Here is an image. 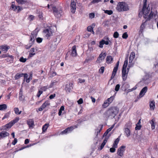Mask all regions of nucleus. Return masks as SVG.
Listing matches in <instances>:
<instances>
[{"mask_svg":"<svg viewBox=\"0 0 158 158\" xmlns=\"http://www.w3.org/2000/svg\"><path fill=\"white\" fill-rule=\"evenodd\" d=\"M147 0H143V5L142 11L139 13V16L143 15V17L146 19L147 20L154 18L155 19L156 16H158L157 12H153L151 11L149 14L150 8L149 6L147 7Z\"/></svg>","mask_w":158,"mask_h":158,"instance_id":"nucleus-1","label":"nucleus"},{"mask_svg":"<svg viewBox=\"0 0 158 158\" xmlns=\"http://www.w3.org/2000/svg\"><path fill=\"white\" fill-rule=\"evenodd\" d=\"M119 109L116 107H113L108 109L105 112V115L107 117L114 118L118 113Z\"/></svg>","mask_w":158,"mask_h":158,"instance_id":"nucleus-2","label":"nucleus"},{"mask_svg":"<svg viewBox=\"0 0 158 158\" xmlns=\"http://www.w3.org/2000/svg\"><path fill=\"white\" fill-rule=\"evenodd\" d=\"M116 9L118 11L121 12L129 10V7L126 2H119L118 3Z\"/></svg>","mask_w":158,"mask_h":158,"instance_id":"nucleus-3","label":"nucleus"},{"mask_svg":"<svg viewBox=\"0 0 158 158\" xmlns=\"http://www.w3.org/2000/svg\"><path fill=\"white\" fill-rule=\"evenodd\" d=\"M47 7L48 9L51 10H53L54 14L56 17L58 18L61 16L62 12L61 8H56L52 4L49 5L48 4Z\"/></svg>","mask_w":158,"mask_h":158,"instance_id":"nucleus-4","label":"nucleus"},{"mask_svg":"<svg viewBox=\"0 0 158 158\" xmlns=\"http://www.w3.org/2000/svg\"><path fill=\"white\" fill-rule=\"evenodd\" d=\"M112 44V42L110 40L108 36H105L102 40L99 42L98 47L101 48H103V45L105 44L106 45L109 44L110 45Z\"/></svg>","mask_w":158,"mask_h":158,"instance_id":"nucleus-5","label":"nucleus"},{"mask_svg":"<svg viewBox=\"0 0 158 158\" xmlns=\"http://www.w3.org/2000/svg\"><path fill=\"white\" fill-rule=\"evenodd\" d=\"M44 32L46 37L48 39L49 37L52 35L53 31L50 28H48L44 30Z\"/></svg>","mask_w":158,"mask_h":158,"instance_id":"nucleus-6","label":"nucleus"},{"mask_svg":"<svg viewBox=\"0 0 158 158\" xmlns=\"http://www.w3.org/2000/svg\"><path fill=\"white\" fill-rule=\"evenodd\" d=\"M77 126L76 125H75L73 127H69L67 128V129H65V130L62 131L61 133L60 134L61 135L64 134H66L68 133H69L71 132L75 128H77Z\"/></svg>","mask_w":158,"mask_h":158,"instance_id":"nucleus-7","label":"nucleus"},{"mask_svg":"<svg viewBox=\"0 0 158 158\" xmlns=\"http://www.w3.org/2000/svg\"><path fill=\"white\" fill-rule=\"evenodd\" d=\"M38 31L35 30L32 31L30 36V42L33 44L37 36Z\"/></svg>","mask_w":158,"mask_h":158,"instance_id":"nucleus-8","label":"nucleus"},{"mask_svg":"<svg viewBox=\"0 0 158 158\" xmlns=\"http://www.w3.org/2000/svg\"><path fill=\"white\" fill-rule=\"evenodd\" d=\"M15 3L14 2H12V4L11 6L10 9L14 11H17V12H19L22 10L23 8L22 7L19 6H16L14 4Z\"/></svg>","mask_w":158,"mask_h":158,"instance_id":"nucleus-9","label":"nucleus"},{"mask_svg":"<svg viewBox=\"0 0 158 158\" xmlns=\"http://www.w3.org/2000/svg\"><path fill=\"white\" fill-rule=\"evenodd\" d=\"M125 146H122L118 148L117 151V154L118 156L121 157L123 156L125 150Z\"/></svg>","mask_w":158,"mask_h":158,"instance_id":"nucleus-10","label":"nucleus"},{"mask_svg":"<svg viewBox=\"0 0 158 158\" xmlns=\"http://www.w3.org/2000/svg\"><path fill=\"white\" fill-rule=\"evenodd\" d=\"M50 105V101L49 100H46L44 103L40 107L38 108V110L39 111H42L45 107L48 106Z\"/></svg>","mask_w":158,"mask_h":158,"instance_id":"nucleus-11","label":"nucleus"},{"mask_svg":"<svg viewBox=\"0 0 158 158\" xmlns=\"http://www.w3.org/2000/svg\"><path fill=\"white\" fill-rule=\"evenodd\" d=\"M114 99V97L113 96L111 97L110 98H108L107 100L104 102L103 105V106L104 107H106L108 106L112 102Z\"/></svg>","mask_w":158,"mask_h":158,"instance_id":"nucleus-12","label":"nucleus"},{"mask_svg":"<svg viewBox=\"0 0 158 158\" xmlns=\"http://www.w3.org/2000/svg\"><path fill=\"white\" fill-rule=\"evenodd\" d=\"M71 11L73 13H74L76 10V4L74 0H72L70 4Z\"/></svg>","mask_w":158,"mask_h":158,"instance_id":"nucleus-13","label":"nucleus"},{"mask_svg":"<svg viewBox=\"0 0 158 158\" xmlns=\"http://www.w3.org/2000/svg\"><path fill=\"white\" fill-rule=\"evenodd\" d=\"M73 84L72 83H70L69 84L66 85L65 90L67 92H70L73 89Z\"/></svg>","mask_w":158,"mask_h":158,"instance_id":"nucleus-14","label":"nucleus"},{"mask_svg":"<svg viewBox=\"0 0 158 158\" xmlns=\"http://www.w3.org/2000/svg\"><path fill=\"white\" fill-rule=\"evenodd\" d=\"M106 56V53L102 52L100 54L98 59L97 60V62L100 63L102 60H103L105 59Z\"/></svg>","mask_w":158,"mask_h":158,"instance_id":"nucleus-15","label":"nucleus"},{"mask_svg":"<svg viewBox=\"0 0 158 158\" xmlns=\"http://www.w3.org/2000/svg\"><path fill=\"white\" fill-rule=\"evenodd\" d=\"M27 123L30 128H33L34 126V121L32 119H30L27 120Z\"/></svg>","mask_w":158,"mask_h":158,"instance_id":"nucleus-16","label":"nucleus"},{"mask_svg":"<svg viewBox=\"0 0 158 158\" xmlns=\"http://www.w3.org/2000/svg\"><path fill=\"white\" fill-rule=\"evenodd\" d=\"M128 71L127 72L126 69H122V75L123 79V81H125L127 78Z\"/></svg>","mask_w":158,"mask_h":158,"instance_id":"nucleus-17","label":"nucleus"},{"mask_svg":"<svg viewBox=\"0 0 158 158\" xmlns=\"http://www.w3.org/2000/svg\"><path fill=\"white\" fill-rule=\"evenodd\" d=\"M148 88L147 87L145 86L143 88L139 94V96L140 97H143L145 94V93L147 91Z\"/></svg>","mask_w":158,"mask_h":158,"instance_id":"nucleus-18","label":"nucleus"},{"mask_svg":"<svg viewBox=\"0 0 158 158\" xmlns=\"http://www.w3.org/2000/svg\"><path fill=\"white\" fill-rule=\"evenodd\" d=\"M10 48V47L7 45H3L0 46V49L4 52H6Z\"/></svg>","mask_w":158,"mask_h":158,"instance_id":"nucleus-19","label":"nucleus"},{"mask_svg":"<svg viewBox=\"0 0 158 158\" xmlns=\"http://www.w3.org/2000/svg\"><path fill=\"white\" fill-rule=\"evenodd\" d=\"M9 135V133L8 132L5 131H2V132H0V139L2 138L8 136Z\"/></svg>","mask_w":158,"mask_h":158,"instance_id":"nucleus-20","label":"nucleus"},{"mask_svg":"<svg viewBox=\"0 0 158 158\" xmlns=\"http://www.w3.org/2000/svg\"><path fill=\"white\" fill-rule=\"evenodd\" d=\"M76 46L74 45L72 48V56H76L77 55V51L76 50Z\"/></svg>","mask_w":158,"mask_h":158,"instance_id":"nucleus-21","label":"nucleus"},{"mask_svg":"<svg viewBox=\"0 0 158 158\" xmlns=\"http://www.w3.org/2000/svg\"><path fill=\"white\" fill-rule=\"evenodd\" d=\"M149 106L151 109L152 110H154L155 108V101L154 100L150 101Z\"/></svg>","mask_w":158,"mask_h":158,"instance_id":"nucleus-22","label":"nucleus"},{"mask_svg":"<svg viewBox=\"0 0 158 158\" xmlns=\"http://www.w3.org/2000/svg\"><path fill=\"white\" fill-rule=\"evenodd\" d=\"M103 125H100L95 130V133H97V135L102 130L103 128Z\"/></svg>","mask_w":158,"mask_h":158,"instance_id":"nucleus-23","label":"nucleus"},{"mask_svg":"<svg viewBox=\"0 0 158 158\" xmlns=\"http://www.w3.org/2000/svg\"><path fill=\"white\" fill-rule=\"evenodd\" d=\"M35 49L33 48H31L30 51V53L28 57H32L33 56L35 55Z\"/></svg>","mask_w":158,"mask_h":158,"instance_id":"nucleus-24","label":"nucleus"},{"mask_svg":"<svg viewBox=\"0 0 158 158\" xmlns=\"http://www.w3.org/2000/svg\"><path fill=\"white\" fill-rule=\"evenodd\" d=\"M135 57V53L134 52H132L130 54L129 57V63L132 62Z\"/></svg>","mask_w":158,"mask_h":158,"instance_id":"nucleus-25","label":"nucleus"},{"mask_svg":"<svg viewBox=\"0 0 158 158\" xmlns=\"http://www.w3.org/2000/svg\"><path fill=\"white\" fill-rule=\"evenodd\" d=\"M106 60L107 63L108 64H110L112 62L113 58L111 56H107Z\"/></svg>","mask_w":158,"mask_h":158,"instance_id":"nucleus-26","label":"nucleus"},{"mask_svg":"<svg viewBox=\"0 0 158 158\" xmlns=\"http://www.w3.org/2000/svg\"><path fill=\"white\" fill-rule=\"evenodd\" d=\"M124 131L127 136L128 137L130 135V131L129 128H125L124 129Z\"/></svg>","mask_w":158,"mask_h":158,"instance_id":"nucleus-27","label":"nucleus"},{"mask_svg":"<svg viewBox=\"0 0 158 158\" xmlns=\"http://www.w3.org/2000/svg\"><path fill=\"white\" fill-rule=\"evenodd\" d=\"M119 141V139L118 138L116 139L114 141V142L113 145V147L115 148H117L118 147V144Z\"/></svg>","mask_w":158,"mask_h":158,"instance_id":"nucleus-28","label":"nucleus"},{"mask_svg":"<svg viewBox=\"0 0 158 158\" xmlns=\"http://www.w3.org/2000/svg\"><path fill=\"white\" fill-rule=\"evenodd\" d=\"M49 126L48 124L46 123L45 124L44 126H43L42 127L43 133L45 132Z\"/></svg>","mask_w":158,"mask_h":158,"instance_id":"nucleus-29","label":"nucleus"},{"mask_svg":"<svg viewBox=\"0 0 158 158\" xmlns=\"http://www.w3.org/2000/svg\"><path fill=\"white\" fill-rule=\"evenodd\" d=\"M128 64V58H126L124 62V64L123 65L122 69H126Z\"/></svg>","mask_w":158,"mask_h":158,"instance_id":"nucleus-30","label":"nucleus"},{"mask_svg":"<svg viewBox=\"0 0 158 158\" xmlns=\"http://www.w3.org/2000/svg\"><path fill=\"white\" fill-rule=\"evenodd\" d=\"M17 3L19 4H23L27 2V1L26 0H15Z\"/></svg>","mask_w":158,"mask_h":158,"instance_id":"nucleus-31","label":"nucleus"},{"mask_svg":"<svg viewBox=\"0 0 158 158\" xmlns=\"http://www.w3.org/2000/svg\"><path fill=\"white\" fill-rule=\"evenodd\" d=\"M15 113L17 115L20 114L21 113V111H19V108L17 107H15L14 109Z\"/></svg>","mask_w":158,"mask_h":158,"instance_id":"nucleus-32","label":"nucleus"},{"mask_svg":"<svg viewBox=\"0 0 158 158\" xmlns=\"http://www.w3.org/2000/svg\"><path fill=\"white\" fill-rule=\"evenodd\" d=\"M155 120L154 119H152L150 121V123L151 125V128L152 129H154L155 128Z\"/></svg>","mask_w":158,"mask_h":158,"instance_id":"nucleus-33","label":"nucleus"},{"mask_svg":"<svg viewBox=\"0 0 158 158\" xmlns=\"http://www.w3.org/2000/svg\"><path fill=\"white\" fill-rule=\"evenodd\" d=\"M23 76V73H17L15 76V78L16 80L18 79L20 77H22Z\"/></svg>","mask_w":158,"mask_h":158,"instance_id":"nucleus-34","label":"nucleus"},{"mask_svg":"<svg viewBox=\"0 0 158 158\" xmlns=\"http://www.w3.org/2000/svg\"><path fill=\"white\" fill-rule=\"evenodd\" d=\"M102 10L104 11L105 13L109 15H110L113 13V11L111 10Z\"/></svg>","mask_w":158,"mask_h":158,"instance_id":"nucleus-35","label":"nucleus"},{"mask_svg":"<svg viewBox=\"0 0 158 158\" xmlns=\"http://www.w3.org/2000/svg\"><path fill=\"white\" fill-rule=\"evenodd\" d=\"M7 106L6 104L0 105V110H4L6 109Z\"/></svg>","mask_w":158,"mask_h":158,"instance_id":"nucleus-36","label":"nucleus"},{"mask_svg":"<svg viewBox=\"0 0 158 158\" xmlns=\"http://www.w3.org/2000/svg\"><path fill=\"white\" fill-rule=\"evenodd\" d=\"M6 60L7 62H11L13 60V57L12 56H9L6 59Z\"/></svg>","mask_w":158,"mask_h":158,"instance_id":"nucleus-37","label":"nucleus"},{"mask_svg":"<svg viewBox=\"0 0 158 158\" xmlns=\"http://www.w3.org/2000/svg\"><path fill=\"white\" fill-rule=\"evenodd\" d=\"M87 29L88 31L92 32L94 34V32L93 30V27L91 26H89L87 27Z\"/></svg>","mask_w":158,"mask_h":158,"instance_id":"nucleus-38","label":"nucleus"},{"mask_svg":"<svg viewBox=\"0 0 158 158\" xmlns=\"http://www.w3.org/2000/svg\"><path fill=\"white\" fill-rule=\"evenodd\" d=\"M64 107L63 106H62L59 110V113H58V115L59 116H60L62 114V111H63L64 110Z\"/></svg>","mask_w":158,"mask_h":158,"instance_id":"nucleus-39","label":"nucleus"},{"mask_svg":"<svg viewBox=\"0 0 158 158\" xmlns=\"http://www.w3.org/2000/svg\"><path fill=\"white\" fill-rule=\"evenodd\" d=\"M131 123L130 121L128 122L125 124V126L126 128H130L131 126Z\"/></svg>","mask_w":158,"mask_h":158,"instance_id":"nucleus-40","label":"nucleus"},{"mask_svg":"<svg viewBox=\"0 0 158 158\" xmlns=\"http://www.w3.org/2000/svg\"><path fill=\"white\" fill-rule=\"evenodd\" d=\"M19 117H17L15 119H14L11 122L13 124V125H14V124H15V123H16L19 121Z\"/></svg>","mask_w":158,"mask_h":158,"instance_id":"nucleus-41","label":"nucleus"},{"mask_svg":"<svg viewBox=\"0 0 158 158\" xmlns=\"http://www.w3.org/2000/svg\"><path fill=\"white\" fill-rule=\"evenodd\" d=\"M114 127V126H112L111 127L107 129L106 131L104 133V135H106L109 132H110Z\"/></svg>","mask_w":158,"mask_h":158,"instance_id":"nucleus-42","label":"nucleus"},{"mask_svg":"<svg viewBox=\"0 0 158 158\" xmlns=\"http://www.w3.org/2000/svg\"><path fill=\"white\" fill-rule=\"evenodd\" d=\"M13 124L10 122L9 123L6 125L5 126L7 128H10L13 125Z\"/></svg>","mask_w":158,"mask_h":158,"instance_id":"nucleus-43","label":"nucleus"},{"mask_svg":"<svg viewBox=\"0 0 158 158\" xmlns=\"http://www.w3.org/2000/svg\"><path fill=\"white\" fill-rule=\"evenodd\" d=\"M119 35L118 32L116 31L114 32L113 35V37L114 38H118L119 36Z\"/></svg>","mask_w":158,"mask_h":158,"instance_id":"nucleus-44","label":"nucleus"},{"mask_svg":"<svg viewBox=\"0 0 158 158\" xmlns=\"http://www.w3.org/2000/svg\"><path fill=\"white\" fill-rule=\"evenodd\" d=\"M104 71V67H102L99 70V72L100 73H103Z\"/></svg>","mask_w":158,"mask_h":158,"instance_id":"nucleus-45","label":"nucleus"},{"mask_svg":"<svg viewBox=\"0 0 158 158\" xmlns=\"http://www.w3.org/2000/svg\"><path fill=\"white\" fill-rule=\"evenodd\" d=\"M128 35L127 32L124 33L122 35V38L126 39L128 37Z\"/></svg>","mask_w":158,"mask_h":158,"instance_id":"nucleus-46","label":"nucleus"},{"mask_svg":"<svg viewBox=\"0 0 158 158\" xmlns=\"http://www.w3.org/2000/svg\"><path fill=\"white\" fill-rule=\"evenodd\" d=\"M48 87L47 86H44L41 87L40 88V90H41L44 91H46V90L48 89Z\"/></svg>","mask_w":158,"mask_h":158,"instance_id":"nucleus-47","label":"nucleus"},{"mask_svg":"<svg viewBox=\"0 0 158 158\" xmlns=\"http://www.w3.org/2000/svg\"><path fill=\"white\" fill-rule=\"evenodd\" d=\"M43 91L41 90H39L38 92L37 93L36 96H37L39 98L41 94L43 93Z\"/></svg>","mask_w":158,"mask_h":158,"instance_id":"nucleus-48","label":"nucleus"},{"mask_svg":"<svg viewBox=\"0 0 158 158\" xmlns=\"http://www.w3.org/2000/svg\"><path fill=\"white\" fill-rule=\"evenodd\" d=\"M27 59L24 58L23 57H21L19 59L20 61L22 62H25L26 61Z\"/></svg>","mask_w":158,"mask_h":158,"instance_id":"nucleus-49","label":"nucleus"},{"mask_svg":"<svg viewBox=\"0 0 158 158\" xmlns=\"http://www.w3.org/2000/svg\"><path fill=\"white\" fill-rule=\"evenodd\" d=\"M120 87V85L119 84H117L115 87V90L117 92L119 90Z\"/></svg>","mask_w":158,"mask_h":158,"instance_id":"nucleus-50","label":"nucleus"},{"mask_svg":"<svg viewBox=\"0 0 158 158\" xmlns=\"http://www.w3.org/2000/svg\"><path fill=\"white\" fill-rule=\"evenodd\" d=\"M145 27V25L144 23H143L140 27V30L142 31Z\"/></svg>","mask_w":158,"mask_h":158,"instance_id":"nucleus-51","label":"nucleus"},{"mask_svg":"<svg viewBox=\"0 0 158 158\" xmlns=\"http://www.w3.org/2000/svg\"><path fill=\"white\" fill-rule=\"evenodd\" d=\"M42 40L43 39L41 38L38 37L36 39V41L38 43H41Z\"/></svg>","mask_w":158,"mask_h":158,"instance_id":"nucleus-52","label":"nucleus"},{"mask_svg":"<svg viewBox=\"0 0 158 158\" xmlns=\"http://www.w3.org/2000/svg\"><path fill=\"white\" fill-rule=\"evenodd\" d=\"M118 68L117 67H115L114 68L112 73L116 74L118 70Z\"/></svg>","mask_w":158,"mask_h":158,"instance_id":"nucleus-53","label":"nucleus"},{"mask_svg":"<svg viewBox=\"0 0 158 158\" xmlns=\"http://www.w3.org/2000/svg\"><path fill=\"white\" fill-rule=\"evenodd\" d=\"M33 44L30 42L29 44L25 46V48L27 49H28L30 48L32 45Z\"/></svg>","mask_w":158,"mask_h":158,"instance_id":"nucleus-54","label":"nucleus"},{"mask_svg":"<svg viewBox=\"0 0 158 158\" xmlns=\"http://www.w3.org/2000/svg\"><path fill=\"white\" fill-rule=\"evenodd\" d=\"M34 19V16L32 15H29L28 17V19L30 21H32Z\"/></svg>","mask_w":158,"mask_h":158,"instance_id":"nucleus-55","label":"nucleus"},{"mask_svg":"<svg viewBox=\"0 0 158 158\" xmlns=\"http://www.w3.org/2000/svg\"><path fill=\"white\" fill-rule=\"evenodd\" d=\"M105 144H104V143H102L100 146L98 148V149L99 150H102L103 147H104V146L105 145Z\"/></svg>","mask_w":158,"mask_h":158,"instance_id":"nucleus-56","label":"nucleus"},{"mask_svg":"<svg viewBox=\"0 0 158 158\" xmlns=\"http://www.w3.org/2000/svg\"><path fill=\"white\" fill-rule=\"evenodd\" d=\"M95 16V14L93 13H90L89 15V17L90 18L92 19L94 18Z\"/></svg>","mask_w":158,"mask_h":158,"instance_id":"nucleus-57","label":"nucleus"},{"mask_svg":"<svg viewBox=\"0 0 158 158\" xmlns=\"http://www.w3.org/2000/svg\"><path fill=\"white\" fill-rule=\"evenodd\" d=\"M115 148H114V147L110 148V152L112 153L114 152L116 150Z\"/></svg>","mask_w":158,"mask_h":158,"instance_id":"nucleus-58","label":"nucleus"},{"mask_svg":"<svg viewBox=\"0 0 158 158\" xmlns=\"http://www.w3.org/2000/svg\"><path fill=\"white\" fill-rule=\"evenodd\" d=\"M141 125H136V126L135 127V130H139L141 129Z\"/></svg>","mask_w":158,"mask_h":158,"instance_id":"nucleus-59","label":"nucleus"},{"mask_svg":"<svg viewBox=\"0 0 158 158\" xmlns=\"http://www.w3.org/2000/svg\"><path fill=\"white\" fill-rule=\"evenodd\" d=\"M56 95L55 94H51V95H50V96L49 97V98L50 99H53L56 97Z\"/></svg>","mask_w":158,"mask_h":158,"instance_id":"nucleus-60","label":"nucleus"},{"mask_svg":"<svg viewBox=\"0 0 158 158\" xmlns=\"http://www.w3.org/2000/svg\"><path fill=\"white\" fill-rule=\"evenodd\" d=\"M77 103L79 104H81L83 102V100L82 98H80L78 101Z\"/></svg>","mask_w":158,"mask_h":158,"instance_id":"nucleus-61","label":"nucleus"},{"mask_svg":"<svg viewBox=\"0 0 158 158\" xmlns=\"http://www.w3.org/2000/svg\"><path fill=\"white\" fill-rule=\"evenodd\" d=\"M57 83L56 81H54L51 83V85H50L49 88H51L54 85H55Z\"/></svg>","mask_w":158,"mask_h":158,"instance_id":"nucleus-62","label":"nucleus"},{"mask_svg":"<svg viewBox=\"0 0 158 158\" xmlns=\"http://www.w3.org/2000/svg\"><path fill=\"white\" fill-rule=\"evenodd\" d=\"M17 140L16 138H14V141L12 142V144L15 145L17 143Z\"/></svg>","mask_w":158,"mask_h":158,"instance_id":"nucleus-63","label":"nucleus"},{"mask_svg":"<svg viewBox=\"0 0 158 158\" xmlns=\"http://www.w3.org/2000/svg\"><path fill=\"white\" fill-rule=\"evenodd\" d=\"M136 88H137V87L136 86H135L133 88H132L131 89H128V92H129L132 91H133V90H135V89H136Z\"/></svg>","mask_w":158,"mask_h":158,"instance_id":"nucleus-64","label":"nucleus"}]
</instances>
